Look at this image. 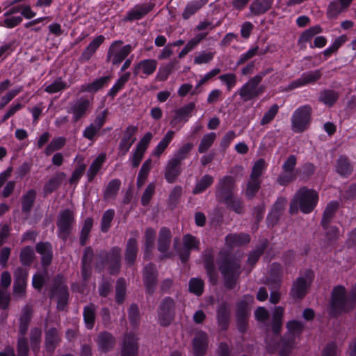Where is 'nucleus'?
<instances>
[{"instance_id":"obj_58","label":"nucleus","mask_w":356,"mask_h":356,"mask_svg":"<svg viewBox=\"0 0 356 356\" xmlns=\"http://www.w3.org/2000/svg\"><path fill=\"white\" fill-rule=\"evenodd\" d=\"M120 250L119 248H113L111 253L107 257L108 262L113 263L114 268L111 270V273H115L120 268Z\"/></svg>"},{"instance_id":"obj_22","label":"nucleus","mask_w":356,"mask_h":356,"mask_svg":"<svg viewBox=\"0 0 356 356\" xmlns=\"http://www.w3.org/2000/svg\"><path fill=\"white\" fill-rule=\"evenodd\" d=\"M193 351L195 356H203L207 347V337L206 333L199 332L193 339Z\"/></svg>"},{"instance_id":"obj_43","label":"nucleus","mask_w":356,"mask_h":356,"mask_svg":"<svg viewBox=\"0 0 356 356\" xmlns=\"http://www.w3.org/2000/svg\"><path fill=\"white\" fill-rule=\"evenodd\" d=\"M337 208L338 203L335 202H332L329 203L326 207L322 219V225L325 229H327L326 226L329 222L330 220L332 218Z\"/></svg>"},{"instance_id":"obj_7","label":"nucleus","mask_w":356,"mask_h":356,"mask_svg":"<svg viewBox=\"0 0 356 356\" xmlns=\"http://www.w3.org/2000/svg\"><path fill=\"white\" fill-rule=\"evenodd\" d=\"M314 279L312 270H307L304 277H300L293 284L291 295L295 298H302L307 293V290Z\"/></svg>"},{"instance_id":"obj_54","label":"nucleus","mask_w":356,"mask_h":356,"mask_svg":"<svg viewBox=\"0 0 356 356\" xmlns=\"http://www.w3.org/2000/svg\"><path fill=\"white\" fill-rule=\"evenodd\" d=\"M213 178L211 175H204L196 184L193 190L194 193H200L204 191L212 184Z\"/></svg>"},{"instance_id":"obj_45","label":"nucleus","mask_w":356,"mask_h":356,"mask_svg":"<svg viewBox=\"0 0 356 356\" xmlns=\"http://www.w3.org/2000/svg\"><path fill=\"white\" fill-rule=\"evenodd\" d=\"M120 185H121V182L120 180H118V179L111 180L108 183V184L106 188L105 194H104L105 198H106V199L113 198L116 195L118 191H119Z\"/></svg>"},{"instance_id":"obj_64","label":"nucleus","mask_w":356,"mask_h":356,"mask_svg":"<svg viewBox=\"0 0 356 356\" xmlns=\"http://www.w3.org/2000/svg\"><path fill=\"white\" fill-rule=\"evenodd\" d=\"M220 80L225 83L227 88L230 91L236 84V76L233 73H227L219 76Z\"/></svg>"},{"instance_id":"obj_38","label":"nucleus","mask_w":356,"mask_h":356,"mask_svg":"<svg viewBox=\"0 0 356 356\" xmlns=\"http://www.w3.org/2000/svg\"><path fill=\"white\" fill-rule=\"evenodd\" d=\"M106 160V154L104 153L100 154L95 160L91 164L88 174L89 179L91 180L96 175L98 171L100 170L102 164L104 163Z\"/></svg>"},{"instance_id":"obj_62","label":"nucleus","mask_w":356,"mask_h":356,"mask_svg":"<svg viewBox=\"0 0 356 356\" xmlns=\"http://www.w3.org/2000/svg\"><path fill=\"white\" fill-rule=\"evenodd\" d=\"M34 257V251L32 248L26 247L20 253V261L23 265H29L31 263Z\"/></svg>"},{"instance_id":"obj_4","label":"nucleus","mask_w":356,"mask_h":356,"mask_svg":"<svg viewBox=\"0 0 356 356\" xmlns=\"http://www.w3.org/2000/svg\"><path fill=\"white\" fill-rule=\"evenodd\" d=\"M311 113L312 108L309 106H303L295 111L291 118L292 129L294 132L301 133L309 127Z\"/></svg>"},{"instance_id":"obj_5","label":"nucleus","mask_w":356,"mask_h":356,"mask_svg":"<svg viewBox=\"0 0 356 356\" xmlns=\"http://www.w3.org/2000/svg\"><path fill=\"white\" fill-rule=\"evenodd\" d=\"M134 47L131 44L123 45L122 40H115L110 46L107 58L113 65L120 64L133 51Z\"/></svg>"},{"instance_id":"obj_52","label":"nucleus","mask_w":356,"mask_h":356,"mask_svg":"<svg viewBox=\"0 0 356 356\" xmlns=\"http://www.w3.org/2000/svg\"><path fill=\"white\" fill-rule=\"evenodd\" d=\"M229 310L226 304L221 305L217 312L218 323L222 327H225L229 318Z\"/></svg>"},{"instance_id":"obj_31","label":"nucleus","mask_w":356,"mask_h":356,"mask_svg":"<svg viewBox=\"0 0 356 356\" xmlns=\"http://www.w3.org/2000/svg\"><path fill=\"white\" fill-rule=\"evenodd\" d=\"M175 136V131L170 130L168 131L162 140L159 143L157 146L155 147L153 154L157 157H159L167 148L168 145L172 141L173 137Z\"/></svg>"},{"instance_id":"obj_49","label":"nucleus","mask_w":356,"mask_h":356,"mask_svg":"<svg viewBox=\"0 0 356 356\" xmlns=\"http://www.w3.org/2000/svg\"><path fill=\"white\" fill-rule=\"evenodd\" d=\"M92 257V250L90 248H86L83 257V270L82 274L85 280H86L88 273H90V264Z\"/></svg>"},{"instance_id":"obj_17","label":"nucleus","mask_w":356,"mask_h":356,"mask_svg":"<svg viewBox=\"0 0 356 356\" xmlns=\"http://www.w3.org/2000/svg\"><path fill=\"white\" fill-rule=\"evenodd\" d=\"M321 75L322 73L319 70L303 73L299 79L291 82L289 86V90H293L309 83H315L321 77Z\"/></svg>"},{"instance_id":"obj_14","label":"nucleus","mask_w":356,"mask_h":356,"mask_svg":"<svg viewBox=\"0 0 356 356\" xmlns=\"http://www.w3.org/2000/svg\"><path fill=\"white\" fill-rule=\"evenodd\" d=\"M254 298L252 296H245L237 305L236 316L239 323L240 330L245 328V322L248 316L249 306L253 302Z\"/></svg>"},{"instance_id":"obj_3","label":"nucleus","mask_w":356,"mask_h":356,"mask_svg":"<svg viewBox=\"0 0 356 356\" xmlns=\"http://www.w3.org/2000/svg\"><path fill=\"white\" fill-rule=\"evenodd\" d=\"M356 302V284L353 288L350 295L346 296L343 286H336L332 291L331 301V312L335 315L341 312H348L353 308Z\"/></svg>"},{"instance_id":"obj_1","label":"nucleus","mask_w":356,"mask_h":356,"mask_svg":"<svg viewBox=\"0 0 356 356\" xmlns=\"http://www.w3.org/2000/svg\"><path fill=\"white\" fill-rule=\"evenodd\" d=\"M286 327L287 333L278 343L275 340L266 341V350L268 353H273L277 351L280 356H286L300 341L303 329L302 323L295 320L291 321L288 322Z\"/></svg>"},{"instance_id":"obj_18","label":"nucleus","mask_w":356,"mask_h":356,"mask_svg":"<svg viewBox=\"0 0 356 356\" xmlns=\"http://www.w3.org/2000/svg\"><path fill=\"white\" fill-rule=\"evenodd\" d=\"M11 282V276L7 271L2 273L0 284V307L5 309L8 305L10 296L7 292V288Z\"/></svg>"},{"instance_id":"obj_8","label":"nucleus","mask_w":356,"mask_h":356,"mask_svg":"<svg viewBox=\"0 0 356 356\" xmlns=\"http://www.w3.org/2000/svg\"><path fill=\"white\" fill-rule=\"evenodd\" d=\"M296 164V158L293 155L290 156L284 163L282 166L283 173L277 179L281 185H286L296 178L297 173L293 170Z\"/></svg>"},{"instance_id":"obj_32","label":"nucleus","mask_w":356,"mask_h":356,"mask_svg":"<svg viewBox=\"0 0 356 356\" xmlns=\"http://www.w3.org/2000/svg\"><path fill=\"white\" fill-rule=\"evenodd\" d=\"M171 234L168 229L163 227L160 230L159 238V250L164 253L168 249L170 243Z\"/></svg>"},{"instance_id":"obj_61","label":"nucleus","mask_w":356,"mask_h":356,"mask_svg":"<svg viewBox=\"0 0 356 356\" xmlns=\"http://www.w3.org/2000/svg\"><path fill=\"white\" fill-rule=\"evenodd\" d=\"M47 278V273L46 270L43 272L37 273L33 277L32 284L33 286L38 290H40Z\"/></svg>"},{"instance_id":"obj_59","label":"nucleus","mask_w":356,"mask_h":356,"mask_svg":"<svg viewBox=\"0 0 356 356\" xmlns=\"http://www.w3.org/2000/svg\"><path fill=\"white\" fill-rule=\"evenodd\" d=\"M337 93L332 90H325L320 96L321 101L329 106L332 105L337 101Z\"/></svg>"},{"instance_id":"obj_26","label":"nucleus","mask_w":356,"mask_h":356,"mask_svg":"<svg viewBox=\"0 0 356 356\" xmlns=\"http://www.w3.org/2000/svg\"><path fill=\"white\" fill-rule=\"evenodd\" d=\"M273 0H254L250 6L251 13L254 15H260L270 10Z\"/></svg>"},{"instance_id":"obj_33","label":"nucleus","mask_w":356,"mask_h":356,"mask_svg":"<svg viewBox=\"0 0 356 356\" xmlns=\"http://www.w3.org/2000/svg\"><path fill=\"white\" fill-rule=\"evenodd\" d=\"M250 236L248 234H229L226 237V243L227 245L232 247L247 243L250 241Z\"/></svg>"},{"instance_id":"obj_16","label":"nucleus","mask_w":356,"mask_h":356,"mask_svg":"<svg viewBox=\"0 0 356 356\" xmlns=\"http://www.w3.org/2000/svg\"><path fill=\"white\" fill-rule=\"evenodd\" d=\"M28 273L26 270L19 268L15 272V282L13 287L14 296L23 297L26 287Z\"/></svg>"},{"instance_id":"obj_28","label":"nucleus","mask_w":356,"mask_h":356,"mask_svg":"<svg viewBox=\"0 0 356 356\" xmlns=\"http://www.w3.org/2000/svg\"><path fill=\"white\" fill-rule=\"evenodd\" d=\"M207 0H193L187 3L182 13L184 19H189L207 3Z\"/></svg>"},{"instance_id":"obj_36","label":"nucleus","mask_w":356,"mask_h":356,"mask_svg":"<svg viewBox=\"0 0 356 356\" xmlns=\"http://www.w3.org/2000/svg\"><path fill=\"white\" fill-rule=\"evenodd\" d=\"M216 138V134L213 132L203 136L198 146V152L204 153L207 152L213 145Z\"/></svg>"},{"instance_id":"obj_21","label":"nucleus","mask_w":356,"mask_h":356,"mask_svg":"<svg viewBox=\"0 0 356 356\" xmlns=\"http://www.w3.org/2000/svg\"><path fill=\"white\" fill-rule=\"evenodd\" d=\"M138 351L137 338L134 334L124 337L122 350V356H136Z\"/></svg>"},{"instance_id":"obj_51","label":"nucleus","mask_w":356,"mask_h":356,"mask_svg":"<svg viewBox=\"0 0 356 356\" xmlns=\"http://www.w3.org/2000/svg\"><path fill=\"white\" fill-rule=\"evenodd\" d=\"M36 193L34 190L29 191L22 198V210L28 212L31 209L35 198Z\"/></svg>"},{"instance_id":"obj_35","label":"nucleus","mask_w":356,"mask_h":356,"mask_svg":"<svg viewBox=\"0 0 356 356\" xmlns=\"http://www.w3.org/2000/svg\"><path fill=\"white\" fill-rule=\"evenodd\" d=\"M152 168V160H146L143 164L137 178V186L141 187L146 181L149 172Z\"/></svg>"},{"instance_id":"obj_25","label":"nucleus","mask_w":356,"mask_h":356,"mask_svg":"<svg viewBox=\"0 0 356 356\" xmlns=\"http://www.w3.org/2000/svg\"><path fill=\"white\" fill-rule=\"evenodd\" d=\"M110 76H103L99 79H97L90 83H85L80 87V92H91L95 93L97 92L99 89L103 88L106 84L108 83L110 80Z\"/></svg>"},{"instance_id":"obj_63","label":"nucleus","mask_w":356,"mask_h":356,"mask_svg":"<svg viewBox=\"0 0 356 356\" xmlns=\"http://www.w3.org/2000/svg\"><path fill=\"white\" fill-rule=\"evenodd\" d=\"M204 288V282L202 280L197 278H193L189 282V290L191 292L197 296L202 293Z\"/></svg>"},{"instance_id":"obj_40","label":"nucleus","mask_w":356,"mask_h":356,"mask_svg":"<svg viewBox=\"0 0 356 356\" xmlns=\"http://www.w3.org/2000/svg\"><path fill=\"white\" fill-rule=\"evenodd\" d=\"M97 343L103 350H108L114 344L113 337L108 333H102L97 337Z\"/></svg>"},{"instance_id":"obj_29","label":"nucleus","mask_w":356,"mask_h":356,"mask_svg":"<svg viewBox=\"0 0 356 356\" xmlns=\"http://www.w3.org/2000/svg\"><path fill=\"white\" fill-rule=\"evenodd\" d=\"M104 40L105 38L102 35L95 38L83 52L82 58L89 60Z\"/></svg>"},{"instance_id":"obj_2","label":"nucleus","mask_w":356,"mask_h":356,"mask_svg":"<svg viewBox=\"0 0 356 356\" xmlns=\"http://www.w3.org/2000/svg\"><path fill=\"white\" fill-rule=\"evenodd\" d=\"M318 195L316 191L307 188H301L293 198L290 213L298 212V209L304 213H311L317 204Z\"/></svg>"},{"instance_id":"obj_53","label":"nucleus","mask_w":356,"mask_h":356,"mask_svg":"<svg viewBox=\"0 0 356 356\" xmlns=\"http://www.w3.org/2000/svg\"><path fill=\"white\" fill-rule=\"evenodd\" d=\"M193 144L190 143H187L183 145L176 152L175 156L172 158L174 160H176L177 162L181 163V161L185 159L188 155V154L191 152L193 148Z\"/></svg>"},{"instance_id":"obj_23","label":"nucleus","mask_w":356,"mask_h":356,"mask_svg":"<svg viewBox=\"0 0 356 356\" xmlns=\"http://www.w3.org/2000/svg\"><path fill=\"white\" fill-rule=\"evenodd\" d=\"M154 8V4L147 3L136 6L129 12L127 19L128 20L140 19L146 15Z\"/></svg>"},{"instance_id":"obj_41","label":"nucleus","mask_w":356,"mask_h":356,"mask_svg":"<svg viewBox=\"0 0 356 356\" xmlns=\"http://www.w3.org/2000/svg\"><path fill=\"white\" fill-rule=\"evenodd\" d=\"M337 171L343 176H347L352 172V166L346 157L341 156L337 164Z\"/></svg>"},{"instance_id":"obj_27","label":"nucleus","mask_w":356,"mask_h":356,"mask_svg":"<svg viewBox=\"0 0 356 356\" xmlns=\"http://www.w3.org/2000/svg\"><path fill=\"white\" fill-rule=\"evenodd\" d=\"M199 241L192 235L187 234L184 238V248L186 253L180 254V259L183 262H185L189 255V252L193 250L198 248Z\"/></svg>"},{"instance_id":"obj_20","label":"nucleus","mask_w":356,"mask_h":356,"mask_svg":"<svg viewBox=\"0 0 356 356\" xmlns=\"http://www.w3.org/2000/svg\"><path fill=\"white\" fill-rule=\"evenodd\" d=\"M90 106V101L88 99L81 98L77 100L71 108L73 120L77 122L86 113Z\"/></svg>"},{"instance_id":"obj_57","label":"nucleus","mask_w":356,"mask_h":356,"mask_svg":"<svg viewBox=\"0 0 356 356\" xmlns=\"http://www.w3.org/2000/svg\"><path fill=\"white\" fill-rule=\"evenodd\" d=\"M266 167V162L264 159L258 160L254 163L253 165L250 178L259 179V177L261 175L263 171L265 170Z\"/></svg>"},{"instance_id":"obj_24","label":"nucleus","mask_w":356,"mask_h":356,"mask_svg":"<svg viewBox=\"0 0 356 356\" xmlns=\"http://www.w3.org/2000/svg\"><path fill=\"white\" fill-rule=\"evenodd\" d=\"M181 172L180 163L171 159L165 168V178L169 183L174 182Z\"/></svg>"},{"instance_id":"obj_55","label":"nucleus","mask_w":356,"mask_h":356,"mask_svg":"<svg viewBox=\"0 0 356 356\" xmlns=\"http://www.w3.org/2000/svg\"><path fill=\"white\" fill-rule=\"evenodd\" d=\"M83 317L86 327L88 329H91L95 322V308L93 305L85 307Z\"/></svg>"},{"instance_id":"obj_42","label":"nucleus","mask_w":356,"mask_h":356,"mask_svg":"<svg viewBox=\"0 0 356 356\" xmlns=\"http://www.w3.org/2000/svg\"><path fill=\"white\" fill-rule=\"evenodd\" d=\"M65 175L63 173H59L56 175L45 184L44 191L45 193H50L58 187L61 181L64 178Z\"/></svg>"},{"instance_id":"obj_48","label":"nucleus","mask_w":356,"mask_h":356,"mask_svg":"<svg viewBox=\"0 0 356 356\" xmlns=\"http://www.w3.org/2000/svg\"><path fill=\"white\" fill-rule=\"evenodd\" d=\"M4 19L0 23V26L8 29H13L19 25L22 22V16L3 15Z\"/></svg>"},{"instance_id":"obj_6","label":"nucleus","mask_w":356,"mask_h":356,"mask_svg":"<svg viewBox=\"0 0 356 356\" xmlns=\"http://www.w3.org/2000/svg\"><path fill=\"white\" fill-rule=\"evenodd\" d=\"M261 80V76L257 75L250 79L240 88L238 94L243 101H249L263 92L262 88L259 87Z\"/></svg>"},{"instance_id":"obj_56","label":"nucleus","mask_w":356,"mask_h":356,"mask_svg":"<svg viewBox=\"0 0 356 356\" xmlns=\"http://www.w3.org/2000/svg\"><path fill=\"white\" fill-rule=\"evenodd\" d=\"M145 257H147V252L150 251L153 247L155 240V232L151 228H149L145 232Z\"/></svg>"},{"instance_id":"obj_13","label":"nucleus","mask_w":356,"mask_h":356,"mask_svg":"<svg viewBox=\"0 0 356 356\" xmlns=\"http://www.w3.org/2000/svg\"><path fill=\"white\" fill-rule=\"evenodd\" d=\"M157 61L154 59H144L138 63L134 68V74L142 78L153 74L157 67Z\"/></svg>"},{"instance_id":"obj_15","label":"nucleus","mask_w":356,"mask_h":356,"mask_svg":"<svg viewBox=\"0 0 356 356\" xmlns=\"http://www.w3.org/2000/svg\"><path fill=\"white\" fill-rule=\"evenodd\" d=\"M138 128L136 126L130 125L124 130L122 140L119 145L120 153L122 155L126 154L131 145L136 141V134Z\"/></svg>"},{"instance_id":"obj_30","label":"nucleus","mask_w":356,"mask_h":356,"mask_svg":"<svg viewBox=\"0 0 356 356\" xmlns=\"http://www.w3.org/2000/svg\"><path fill=\"white\" fill-rule=\"evenodd\" d=\"M36 251L42 255V262L44 266L50 264L52 258L51 245L48 243H41L36 245Z\"/></svg>"},{"instance_id":"obj_47","label":"nucleus","mask_w":356,"mask_h":356,"mask_svg":"<svg viewBox=\"0 0 356 356\" xmlns=\"http://www.w3.org/2000/svg\"><path fill=\"white\" fill-rule=\"evenodd\" d=\"M137 252L136 241L134 238L129 240L126 250L125 258L128 263H133L136 259Z\"/></svg>"},{"instance_id":"obj_10","label":"nucleus","mask_w":356,"mask_h":356,"mask_svg":"<svg viewBox=\"0 0 356 356\" xmlns=\"http://www.w3.org/2000/svg\"><path fill=\"white\" fill-rule=\"evenodd\" d=\"M220 268L225 278L227 286L232 288L233 283L235 282L239 273V265L236 262L225 261Z\"/></svg>"},{"instance_id":"obj_19","label":"nucleus","mask_w":356,"mask_h":356,"mask_svg":"<svg viewBox=\"0 0 356 356\" xmlns=\"http://www.w3.org/2000/svg\"><path fill=\"white\" fill-rule=\"evenodd\" d=\"M235 179L232 176H225L219 181L218 186V195L220 197L227 198L232 196L234 188Z\"/></svg>"},{"instance_id":"obj_50","label":"nucleus","mask_w":356,"mask_h":356,"mask_svg":"<svg viewBox=\"0 0 356 356\" xmlns=\"http://www.w3.org/2000/svg\"><path fill=\"white\" fill-rule=\"evenodd\" d=\"M66 140L63 137H58L51 140L45 149L47 155L52 154L54 152L61 149L65 144Z\"/></svg>"},{"instance_id":"obj_39","label":"nucleus","mask_w":356,"mask_h":356,"mask_svg":"<svg viewBox=\"0 0 356 356\" xmlns=\"http://www.w3.org/2000/svg\"><path fill=\"white\" fill-rule=\"evenodd\" d=\"M322 32V28L316 25L305 30L299 38L300 43H306L312 40L316 35Z\"/></svg>"},{"instance_id":"obj_9","label":"nucleus","mask_w":356,"mask_h":356,"mask_svg":"<svg viewBox=\"0 0 356 356\" xmlns=\"http://www.w3.org/2000/svg\"><path fill=\"white\" fill-rule=\"evenodd\" d=\"M74 221V213L70 210H65L60 213L57 225L59 229V236L63 239H66L68 236L72 225Z\"/></svg>"},{"instance_id":"obj_44","label":"nucleus","mask_w":356,"mask_h":356,"mask_svg":"<svg viewBox=\"0 0 356 356\" xmlns=\"http://www.w3.org/2000/svg\"><path fill=\"white\" fill-rule=\"evenodd\" d=\"M58 341V337L56 329H51L48 331L46 336V348L51 352L54 350L56 343Z\"/></svg>"},{"instance_id":"obj_12","label":"nucleus","mask_w":356,"mask_h":356,"mask_svg":"<svg viewBox=\"0 0 356 356\" xmlns=\"http://www.w3.org/2000/svg\"><path fill=\"white\" fill-rule=\"evenodd\" d=\"M175 303L172 298L165 299L159 311V320L161 325H168L172 318Z\"/></svg>"},{"instance_id":"obj_46","label":"nucleus","mask_w":356,"mask_h":356,"mask_svg":"<svg viewBox=\"0 0 356 356\" xmlns=\"http://www.w3.org/2000/svg\"><path fill=\"white\" fill-rule=\"evenodd\" d=\"M195 104L190 103L186 106L176 111V116L171 121L172 127H175L177 121L179 119H182L189 115V113L194 109Z\"/></svg>"},{"instance_id":"obj_37","label":"nucleus","mask_w":356,"mask_h":356,"mask_svg":"<svg viewBox=\"0 0 356 356\" xmlns=\"http://www.w3.org/2000/svg\"><path fill=\"white\" fill-rule=\"evenodd\" d=\"M284 314V309L277 307L275 309L273 314V331L275 334L280 332L282 324V316Z\"/></svg>"},{"instance_id":"obj_34","label":"nucleus","mask_w":356,"mask_h":356,"mask_svg":"<svg viewBox=\"0 0 356 356\" xmlns=\"http://www.w3.org/2000/svg\"><path fill=\"white\" fill-rule=\"evenodd\" d=\"M145 283L149 291H151L155 285V268L153 265L149 264L145 266Z\"/></svg>"},{"instance_id":"obj_60","label":"nucleus","mask_w":356,"mask_h":356,"mask_svg":"<svg viewBox=\"0 0 356 356\" xmlns=\"http://www.w3.org/2000/svg\"><path fill=\"white\" fill-rule=\"evenodd\" d=\"M66 87V83L59 78L56 79L52 83L47 86L44 90L48 93H56L65 89Z\"/></svg>"},{"instance_id":"obj_11","label":"nucleus","mask_w":356,"mask_h":356,"mask_svg":"<svg viewBox=\"0 0 356 356\" xmlns=\"http://www.w3.org/2000/svg\"><path fill=\"white\" fill-rule=\"evenodd\" d=\"M52 296H58V308L63 309L67 299V288L64 284L63 278L61 276H58L54 281V286L51 292Z\"/></svg>"}]
</instances>
